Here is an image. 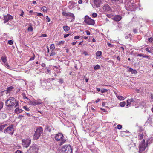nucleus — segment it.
Returning a JSON list of instances; mask_svg holds the SVG:
<instances>
[{
	"mask_svg": "<svg viewBox=\"0 0 153 153\" xmlns=\"http://www.w3.org/2000/svg\"><path fill=\"white\" fill-rule=\"evenodd\" d=\"M55 140L57 141H60V145H61L66 141V140L63 137V134L61 133L57 134L55 136Z\"/></svg>",
	"mask_w": 153,
	"mask_h": 153,
	"instance_id": "1",
	"label": "nucleus"
},
{
	"mask_svg": "<svg viewBox=\"0 0 153 153\" xmlns=\"http://www.w3.org/2000/svg\"><path fill=\"white\" fill-rule=\"evenodd\" d=\"M148 146V143L145 142V140L143 139L142 141L140 144L139 146V153H145L143 152Z\"/></svg>",
	"mask_w": 153,
	"mask_h": 153,
	"instance_id": "2",
	"label": "nucleus"
},
{
	"mask_svg": "<svg viewBox=\"0 0 153 153\" xmlns=\"http://www.w3.org/2000/svg\"><path fill=\"white\" fill-rule=\"evenodd\" d=\"M16 101L14 97H10L5 102L6 105L7 107H12L14 105Z\"/></svg>",
	"mask_w": 153,
	"mask_h": 153,
	"instance_id": "3",
	"label": "nucleus"
},
{
	"mask_svg": "<svg viewBox=\"0 0 153 153\" xmlns=\"http://www.w3.org/2000/svg\"><path fill=\"white\" fill-rule=\"evenodd\" d=\"M42 132L43 129L41 127L37 128L34 135V139L36 140L38 139Z\"/></svg>",
	"mask_w": 153,
	"mask_h": 153,
	"instance_id": "4",
	"label": "nucleus"
},
{
	"mask_svg": "<svg viewBox=\"0 0 153 153\" xmlns=\"http://www.w3.org/2000/svg\"><path fill=\"white\" fill-rule=\"evenodd\" d=\"M31 140L29 138H25L22 140V144L23 146L27 148L31 144Z\"/></svg>",
	"mask_w": 153,
	"mask_h": 153,
	"instance_id": "5",
	"label": "nucleus"
},
{
	"mask_svg": "<svg viewBox=\"0 0 153 153\" xmlns=\"http://www.w3.org/2000/svg\"><path fill=\"white\" fill-rule=\"evenodd\" d=\"M84 21L86 23L89 25H94L95 22L94 20L92 19L87 16H86L84 18Z\"/></svg>",
	"mask_w": 153,
	"mask_h": 153,
	"instance_id": "6",
	"label": "nucleus"
},
{
	"mask_svg": "<svg viewBox=\"0 0 153 153\" xmlns=\"http://www.w3.org/2000/svg\"><path fill=\"white\" fill-rule=\"evenodd\" d=\"M62 150L65 153H71L72 150L71 146L69 145H65L62 148Z\"/></svg>",
	"mask_w": 153,
	"mask_h": 153,
	"instance_id": "7",
	"label": "nucleus"
},
{
	"mask_svg": "<svg viewBox=\"0 0 153 153\" xmlns=\"http://www.w3.org/2000/svg\"><path fill=\"white\" fill-rule=\"evenodd\" d=\"M62 14L63 16L71 18V22L74 21L75 19V16L73 13L70 12H66L65 11H63L62 13Z\"/></svg>",
	"mask_w": 153,
	"mask_h": 153,
	"instance_id": "8",
	"label": "nucleus"
},
{
	"mask_svg": "<svg viewBox=\"0 0 153 153\" xmlns=\"http://www.w3.org/2000/svg\"><path fill=\"white\" fill-rule=\"evenodd\" d=\"M14 129L12 126H10L7 129L4 130V133L5 134L8 133L12 135L13 133Z\"/></svg>",
	"mask_w": 153,
	"mask_h": 153,
	"instance_id": "9",
	"label": "nucleus"
},
{
	"mask_svg": "<svg viewBox=\"0 0 153 153\" xmlns=\"http://www.w3.org/2000/svg\"><path fill=\"white\" fill-rule=\"evenodd\" d=\"M38 148L36 145H32L28 150V152L30 153H36L37 152Z\"/></svg>",
	"mask_w": 153,
	"mask_h": 153,
	"instance_id": "10",
	"label": "nucleus"
},
{
	"mask_svg": "<svg viewBox=\"0 0 153 153\" xmlns=\"http://www.w3.org/2000/svg\"><path fill=\"white\" fill-rule=\"evenodd\" d=\"M12 19L13 16L9 14H7L6 15L4 16V23H5L7 22L9 20Z\"/></svg>",
	"mask_w": 153,
	"mask_h": 153,
	"instance_id": "11",
	"label": "nucleus"
},
{
	"mask_svg": "<svg viewBox=\"0 0 153 153\" xmlns=\"http://www.w3.org/2000/svg\"><path fill=\"white\" fill-rule=\"evenodd\" d=\"M103 10L104 11L108 12H109L111 11V9L107 4H105L104 5Z\"/></svg>",
	"mask_w": 153,
	"mask_h": 153,
	"instance_id": "12",
	"label": "nucleus"
},
{
	"mask_svg": "<svg viewBox=\"0 0 153 153\" xmlns=\"http://www.w3.org/2000/svg\"><path fill=\"white\" fill-rule=\"evenodd\" d=\"M102 0H94V2L97 7H100L101 5Z\"/></svg>",
	"mask_w": 153,
	"mask_h": 153,
	"instance_id": "13",
	"label": "nucleus"
},
{
	"mask_svg": "<svg viewBox=\"0 0 153 153\" xmlns=\"http://www.w3.org/2000/svg\"><path fill=\"white\" fill-rule=\"evenodd\" d=\"M134 101L133 99H128L127 100L126 107L128 108L130 106V105L132 102H133Z\"/></svg>",
	"mask_w": 153,
	"mask_h": 153,
	"instance_id": "14",
	"label": "nucleus"
},
{
	"mask_svg": "<svg viewBox=\"0 0 153 153\" xmlns=\"http://www.w3.org/2000/svg\"><path fill=\"white\" fill-rule=\"evenodd\" d=\"M121 19L122 17L121 16L119 15H117L115 16L112 19L116 21H119Z\"/></svg>",
	"mask_w": 153,
	"mask_h": 153,
	"instance_id": "15",
	"label": "nucleus"
},
{
	"mask_svg": "<svg viewBox=\"0 0 153 153\" xmlns=\"http://www.w3.org/2000/svg\"><path fill=\"white\" fill-rule=\"evenodd\" d=\"M128 71L129 72H131L132 74H137V71L136 70H134L131 68L128 67Z\"/></svg>",
	"mask_w": 153,
	"mask_h": 153,
	"instance_id": "16",
	"label": "nucleus"
},
{
	"mask_svg": "<svg viewBox=\"0 0 153 153\" xmlns=\"http://www.w3.org/2000/svg\"><path fill=\"white\" fill-rule=\"evenodd\" d=\"M34 103L35 104V105L42 104L41 101L40 99H38L36 100H35L34 101Z\"/></svg>",
	"mask_w": 153,
	"mask_h": 153,
	"instance_id": "17",
	"label": "nucleus"
},
{
	"mask_svg": "<svg viewBox=\"0 0 153 153\" xmlns=\"http://www.w3.org/2000/svg\"><path fill=\"white\" fill-rule=\"evenodd\" d=\"M13 88L12 86H10L8 87L6 90V94L10 93L12 91Z\"/></svg>",
	"mask_w": 153,
	"mask_h": 153,
	"instance_id": "18",
	"label": "nucleus"
},
{
	"mask_svg": "<svg viewBox=\"0 0 153 153\" xmlns=\"http://www.w3.org/2000/svg\"><path fill=\"white\" fill-rule=\"evenodd\" d=\"M22 111V110L21 109H20L18 108H17L15 110V111L16 114H19Z\"/></svg>",
	"mask_w": 153,
	"mask_h": 153,
	"instance_id": "19",
	"label": "nucleus"
},
{
	"mask_svg": "<svg viewBox=\"0 0 153 153\" xmlns=\"http://www.w3.org/2000/svg\"><path fill=\"white\" fill-rule=\"evenodd\" d=\"M1 59L2 60L3 62L4 63V64L6 63L7 59L6 57V56H4L1 57Z\"/></svg>",
	"mask_w": 153,
	"mask_h": 153,
	"instance_id": "20",
	"label": "nucleus"
},
{
	"mask_svg": "<svg viewBox=\"0 0 153 153\" xmlns=\"http://www.w3.org/2000/svg\"><path fill=\"white\" fill-rule=\"evenodd\" d=\"M117 97L118 98L119 100H124V99L123 96L120 95H118L117 94H116Z\"/></svg>",
	"mask_w": 153,
	"mask_h": 153,
	"instance_id": "21",
	"label": "nucleus"
},
{
	"mask_svg": "<svg viewBox=\"0 0 153 153\" xmlns=\"http://www.w3.org/2000/svg\"><path fill=\"white\" fill-rule=\"evenodd\" d=\"M143 132H140L139 133V139H142L143 138Z\"/></svg>",
	"mask_w": 153,
	"mask_h": 153,
	"instance_id": "22",
	"label": "nucleus"
},
{
	"mask_svg": "<svg viewBox=\"0 0 153 153\" xmlns=\"http://www.w3.org/2000/svg\"><path fill=\"white\" fill-rule=\"evenodd\" d=\"M64 30L65 31H68L70 30V27L67 26H64L63 27Z\"/></svg>",
	"mask_w": 153,
	"mask_h": 153,
	"instance_id": "23",
	"label": "nucleus"
},
{
	"mask_svg": "<svg viewBox=\"0 0 153 153\" xmlns=\"http://www.w3.org/2000/svg\"><path fill=\"white\" fill-rule=\"evenodd\" d=\"M126 104V102L125 101L121 102L120 103V105L121 107H124L125 106Z\"/></svg>",
	"mask_w": 153,
	"mask_h": 153,
	"instance_id": "24",
	"label": "nucleus"
},
{
	"mask_svg": "<svg viewBox=\"0 0 153 153\" xmlns=\"http://www.w3.org/2000/svg\"><path fill=\"white\" fill-rule=\"evenodd\" d=\"M7 125V124H4L0 126V131H1L3 129L5 126Z\"/></svg>",
	"mask_w": 153,
	"mask_h": 153,
	"instance_id": "25",
	"label": "nucleus"
},
{
	"mask_svg": "<svg viewBox=\"0 0 153 153\" xmlns=\"http://www.w3.org/2000/svg\"><path fill=\"white\" fill-rule=\"evenodd\" d=\"M102 54V52L101 51H98L96 53V55L97 56H100Z\"/></svg>",
	"mask_w": 153,
	"mask_h": 153,
	"instance_id": "26",
	"label": "nucleus"
},
{
	"mask_svg": "<svg viewBox=\"0 0 153 153\" xmlns=\"http://www.w3.org/2000/svg\"><path fill=\"white\" fill-rule=\"evenodd\" d=\"M100 66L98 65H97L94 66V70H98L100 69Z\"/></svg>",
	"mask_w": 153,
	"mask_h": 153,
	"instance_id": "27",
	"label": "nucleus"
},
{
	"mask_svg": "<svg viewBox=\"0 0 153 153\" xmlns=\"http://www.w3.org/2000/svg\"><path fill=\"white\" fill-rule=\"evenodd\" d=\"M4 65H5L7 69H11L12 68L7 63L4 64Z\"/></svg>",
	"mask_w": 153,
	"mask_h": 153,
	"instance_id": "28",
	"label": "nucleus"
},
{
	"mask_svg": "<svg viewBox=\"0 0 153 153\" xmlns=\"http://www.w3.org/2000/svg\"><path fill=\"white\" fill-rule=\"evenodd\" d=\"M41 9L44 12H47V9L46 7L43 6V7Z\"/></svg>",
	"mask_w": 153,
	"mask_h": 153,
	"instance_id": "29",
	"label": "nucleus"
},
{
	"mask_svg": "<svg viewBox=\"0 0 153 153\" xmlns=\"http://www.w3.org/2000/svg\"><path fill=\"white\" fill-rule=\"evenodd\" d=\"M107 91L108 90L105 89H103L101 90V92L102 93H104Z\"/></svg>",
	"mask_w": 153,
	"mask_h": 153,
	"instance_id": "30",
	"label": "nucleus"
},
{
	"mask_svg": "<svg viewBox=\"0 0 153 153\" xmlns=\"http://www.w3.org/2000/svg\"><path fill=\"white\" fill-rule=\"evenodd\" d=\"M50 48L52 50H53L55 48L54 45V44H52L50 46Z\"/></svg>",
	"mask_w": 153,
	"mask_h": 153,
	"instance_id": "31",
	"label": "nucleus"
},
{
	"mask_svg": "<svg viewBox=\"0 0 153 153\" xmlns=\"http://www.w3.org/2000/svg\"><path fill=\"white\" fill-rule=\"evenodd\" d=\"M116 128L119 129H120L122 128V126L121 125L118 124Z\"/></svg>",
	"mask_w": 153,
	"mask_h": 153,
	"instance_id": "32",
	"label": "nucleus"
},
{
	"mask_svg": "<svg viewBox=\"0 0 153 153\" xmlns=\"http://www.w3.org/2000/svg\"><path fill=\"white\" fill-rule=\"evenodd\" d=\"M34 101L33 102L32 101H31L30 100H29V104L31 105H35V104H34Z\"/></svg>",
	"mask_w": 153,
	"mask_h": 153,
	"instance_id": "33",
	"label": "nucleus"
},
{
	"mask_svg": "<svg viewBox=\"0 0 153 153\" xmlns=\"http://www.w3.org/2000/svg\"><path fill=\"white\" fill-rule=\"evenodd\" d=\"M64 43V41H61L58 42V45H60L61 44H63Z\"/></svg>",
	"mask_w": 153,
	"mask_h": 153,
	"instance_id": "34",
	"label": "nucleus"
},
{
	"mask_svg": "<svg viewBox=\"0 0 153 153\" xmlns=\"http://www.w3.org/2000/svg\"><path fill=\"white\" fill-rule=\"evenodd\" d=\"M28 31H32L33 30V27L32 26H30L28 28Z\"/></svg>",
	"mask_w": 153,
	"mask_h": 153,
	"instance_id": "35",
	"label": "nucleus"
},
{
	"mask_svg": "<svg viewBox=\"0 0 153 153\" xmlns=\"http://www.w3.org/2000/svg\"><path fill=\"white\" fill-rule=\"evenodd\" d=\"M107 45L109 47H113V45H112L110 43L108 42L107 43Z\"/></svg>",
	"mask_w": 153,
	"mask_h": 153,
	"instance_id": "36",
	"label": "nucleus"
},
{
	"mask_svg": "<svg viewBox=\"0 0 153 153\" xmlns=\"http://www.w3.org/2000/svg\"><path fill=\"white\" fill-rule=\"evenodd\" d=\"M8 43L10 45H12L13 44V42L12 40H9L8 41Z\"/></svg>",
	"mask_w": 153,
	"mask_h": 153,
	"instance_id": "37",
	"label": "nucleus"
},
{
	"mask_svg": "<svg viewBox=\"0 0 153 153\" xmlns=\"http://www.w3.org/2000/svg\"><path fill=\"white\" fill-rule=\"evenodd\" d=\"M3 107V103L0 102V110Z\"/></svg>",
	"mask_w": 153,
	"mask_h": 153,
	"instance_id": "38",
	"label": "nucleus"
},
{
	"mask_svg": "<svg viewBox=\"0 0 153 153\" xmlns=\"http://www.w3.org/2000/svg\"><path fill=\"white\" fill-rule=\"evenodd\" d=\"M92 16L93 17H96L97 16V14L96 13H93L92 14Z\"/></svg>",
	"mask_w": 153,
	"mask_h": 153,
	"instance_id": "39",
	"label": "nucleus"
},
{
	"mask_svg": "<svg viewBox=\"0 0 153 153\" xmlns=\"http://www.w3.org/2000/svg\"><path fill=\"white\" fill-rule=\"evenodd\" d=\"M23 108L25 110H26L27 111H28L29 110V109L27 108V106H23Z\"/></svg>",
	"mask_w": 153,
	"mask_h": 153,
	"instance_id": "40",
	"label": "nucleus"
},
{
	"mask_svg": "<svg viewBox=\"0 0 153 153\" xmlns=\"http://www.w3.org/2000/svg\"><path fill=\"white\" fill-rule=\"evenodd\" d=\"M85 32L86 33V34L87 35H90V33L89 31L86 30L85 31Z\"/></svg>",
	"mask_w": 153,
	"mask_h": 153,
	"instance_id": "41",
	"label": "nucleus"
},
{
	"mask_svg": "<svg viewBox=\"0 0 153 153\" xmlns=\"http://www.w3.org/2000/svg\"><path fill=\"white\" fill-rule=\"evenodd\" d=\"M46 19L47 20V22H49L50 21V19L48 17V16H46Z\"/></svg>",
	"mask_w": 153,
	"mask_h": 153,
	"instance_id": "42",
	"label": "nucleus"
},
{
	"mask_svg": "<svg viewBox=\"0 0 153 153\" xmlns=\"http://www.w3.org/2000/svg\"><path fill=\"white\" fill-rule=\"evenodd\" d=\"M55 55V53L52 52L50 54V55L51 56H53Z\"/></svg>",
	"mask_w": 153,
	"mask_h": 153,
	"instance_id": "43",
	"label": "nucleus"
},
{
	"mask_svg": "<svg viewBox=\"0 0 153 153\" xmlns=\"http://www.w3.org/2000/svg\"><path fill=\"white\" fill-rule=\"evenodd\" d=\"M37 16H42L43 15V14L41 13H38L37 14Z\"/></svg>",
	"mask_w": 153,
	"mask_h": 153,
	"instance_id": "44",
	"label": "nucleus"
},
{
	"mask_svg": "<svg viewBox=\"0 0 153 153\" xmlns=\"http://www.w3.org/2000/svg\"><path fill=\"white\" fill-rule=\"evenodd\" d=\"M140 105H141V106H142L144 107L145 105V103L144 102H142L140 104Z\"/></svg>",
	"mask_w": 153,
	"mask_h": 153,
	"instance_id": "45",
	"label": "nucleus"
},
{
	"mask_svg": "<svg viewBox=\"0 0 153 153\" xmlns=\"http://www.w3.org/2000/svg\"><path fill=\"white\" fill-rule=\"evenodd\" d=\"M15 153H22V152L21 151L18 150Z\"/></svg>",
	"mask_w": 153,
	"mask_h": 153,
	"instance_id": "46",
	"label": "nucleus"
},
{
	"mask_svg": "<svg viewBox=\"0 0 153 153\" xmlns=\"http://www.w3.org/2000/svg\"><path fill=\"white\" fill-rule=\"evenodd\" d=\"M107 16L108 17V18H111L112 16L111 15V14H107Z\"/></svg>",
	"mask_w": 153,
	"mask_h": 153,
	"instance_id": "47",
	"label": "nucleus"
},
{
	"mask_svg": "<svg viewBox=\"0 0 153 153\" xmlns=\"http://www.w3.org/2000/svg\"><path fill=\"white\" fill-rule=\"evenodd\" d=\"M70 35V34H65L64 35V37L65 38H66L67 37H68Z\"/></svg>",
	"mask_w": 153,
	"mask_h": 153,
	"instance_id": "48",
	"label": "nucleus"
},
{
	"mask_svg": "<svg viewBox=\"0 0 153 153\" xmlns=\"http://www.w3.org/2000/svg\"><path fill=\"white\" fill-rule=\"evenodd\" d=\"M41 37H45L47 36V35L46 34H42L41 36Z\"/></svg>",
	"mask_w": 153,
	"mask_h": 153,
	"instance_id": "49",
	"label": "nucleus"
},
{
	"mask_svg": "<svg viewBox=\"0 0 153 153\" xmlns=\"http://www.w3.org/2000/svg\"><path fill=\"white\" fill-rule=\"evenodd\" d=\"M1 114L2 115V116L3 117V118L6 117V114H5L3 113Z\"/></svg>",
	"mask_w": 153,
	"mask_h": 153,
	"instance_id": "50",
	"label": "nucleus"
},
{
	"mask_svg": "<svg viewBox=\"0 0 153 153\" xmlns=\"http://www.w3.org/2000/svg\"><path fill=\"white\" fill-rule=\"evenodd\" d=\"M143 57H145V58H148L149 59H150V58H149V56H143Z\"/></svg>",
	"mask_w": 153,
	"mask_h": 153,
	"instance_id": "51",
	"label": "nucleus"
},
{
	"mask_svg": "<svg viewBox=\"0 0 153 153\" xmlns=\"http://www.w3.org/2000/svg\"><path fill=\"white\" fill-rule=\"evenodd\" d=\"M80 38V37L79 36H76L74 37V38L75 39H78Z\"/></svg>",
	"mask_w": 153,
	"mask_h": 153,
	"instance_id": "52",
	"label": "nucleus"
},
{
	"mask_svg": "<svg viewBox=\"0 0 153 153\" xmlns=\"http://www.w3.org/2000/svg\"><path fill=\"white\" fill-rule=\"evenodd\" d=\"M59 82L61 83H63V80L62 79H59Z\"/></svg>",
	"mask_w": 153,
	"mask_h": 153,
	"instance_id": "53",
	"label": "nucleus"
},
{
	"mask_svg": "<svg viewBox=\"0 0 153 153\" xmlns=\"http://www.w3.org/2000/svg\"><path fill=\"white\" fill-rule=\"evenodd\" d=\"M149 41L150 42H152V41L153 40V39L152 38H149Z\"/></svg>",
	"mask_w": 153,
	"mask_h": 153,
	"instance_id": "54",
	"label": "nucleus"
},
{
	"mask_svg": "<svg viewBox=\"0 0 153 153\" xmlns=\"http://www.w3.org/2000/svg\"><path fill=\"white\" fill-rule=\"evenodd\" d=\"M82 0H79L78 1V3L79 4H82Z\"/></svg>",
	"mask_w": 153,
	"mask_h": 153,
	"instance_id": "55",
	"label": "nucleus"
},
{
	"mask_svg": "<svg viewBox=\"0 0 153 153\" xmlns=\"http://www.w3.org/2000/svg\"><path fill=\"white\" fill-rule=\"evenodd\" d=\"M133 32H134V33H137V30L136 29H134L133 30Z\"/></svg>",
	"mask_w": 153,
	"mask_h": 153,
	"instance_id": "56",
	"label": "nucleus"
},
{
	"mask_svg": "<svg viewBox=\"0 0 153 153\" xmlns=\"http://www.w3.org/2000/svg\"><path fill=\"white\" fill-rule=\"evenodd\" d=\"M34 56L33 57H32L30 58V60H33L34 59Z\"/></svg>",
	"mask_w": 153,
	"mask_h": 153,
	"instance_id": "57",
	"label": "nucleus"
},
{
	"mask_svg": "<svg viewBox=\"0 0 153 153\" xmlns=\"http://www.w3.org/2000/svg\"><path fill=\"white\" fill-rule=\"evenodd\" d=\"M77 42V41H76V42H72V45H75L76 43Z\"/></svg>",
	"mask_w": 153,
	"mask_h": 153,
	"instance_id": "58",
	"label": "nucleus"
},
{
	"mask_svg": "<svg viewBox=\"0 0 153 153\" xmlns=\"http://www.w3.org/2000/svg\"><path fill=\"white\" fill-rule=\"evenodd\" d=\"M100 101V99H97L96 100V101H95V102L96 103H97L99 101Z\"/></svg>",
	"mask_w": 153,
	"mask_h": 153,
	"instance_id": "59",
	"label": "nucleus"
},
{
	"mask_svg": "<svg viewBox=\"0 0 153 153\" xmlns=\"http://www.w3.org/2000/svg\"><path fill=\"white\" fill-rule=\"evenodd\" d=\"M146 51H147L148 52H150V51L149 50V48H146Z\"/></svg>",
	"mask_w": 153,
	"mask_h": 153,
	"instance_id": "60",
	"label": "nucleus"
},
{
	"mask_svg": "<svg viewBox=\"0 0 153 153\" xmlns=\"http://www.w3.org/2000/svg\"><path fill=\"white\" fill-rule=\"evenodd\" d=\"M24 12L23 11H22V13L21 14H20V16H22L24 15Z\"/></svg>",
	"mask_w": 153,
	"mask_h": 153,
	"instance_id": "61",
	"label": "nucleus"
},
{
	"mask_svg": "<svg viewBox=\"0 0 153 153\" xmlns=\"http://www.w3.org/2000/svg\"><path fill=\"white\" fill-rule=\"evenodd\" d=\"M47 52L49 53V49L48 47V46H47Z\"/></svg>",
	"mask_w": 153,
	"mask_h": 153,
	"instance_id": "62",
	"label": "nucleus"
},
{
	"mask_svg": "<svg viewBox=\"0 0 153 153\" xmlns=\"http://www.w3.org/2000/svg\"><path fill=\"white\" fill-rule=\"evenodd\" d=\"M96 89H97V91H98V92H99L100 91H101L100 90V88H96Z\"/></svg>",
	"mask_w": 153,
	"mask_h": 153,
	"instance_id": "63",
	"label": "nucleus"
},
{
	"mask_svg": "<svg viewBox=\"0 0 153 153\" xmlns=\"http://www.w3.org/2000/svg\"><path fill=\"white\" fill-rule=\"evenodd\" d=\"M16 105L15 106V107H17L19 105L18 103L17 102L16 103Z\"/></svg>",
	"mask_w": 153,
	"mask_h": 153,
	"instance_id": "64",
	"label": "nucleus"
}]
</instances>
